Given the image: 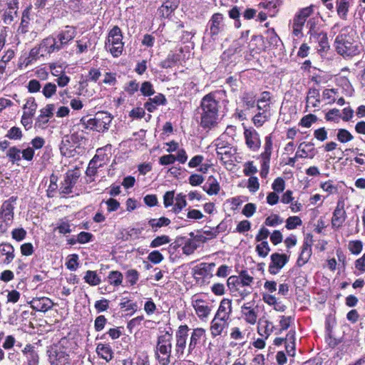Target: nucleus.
Returning <instances> with one entry per match:
<instances>
[{"mask_svg":"<svg viewBox=\"0 0 365 365\" xmlns=\"http://www.w3.org/2000/svg\"><path fill=\"white\" fill-rule=\"evenodd\" d=\"M256 251L259 256L262 257H265L268 255L270 248L267 241H262L261 243L258 244L256 247Z\"/></svg>","mask_w":365,"mask_h":365,"instance_id":"13d9d810","label":"nucleus"},{"mask_svg":"<svg viewBox=\"0 0 365 365\" xmlns=\"http://www.w3.org/2000/svg\"><path fill=\"white\" fill-rule=\"evenodd\" d=\"M172 334L168 331L159 336L154 349L155 359L158 365H169L171 362Z\"/></svg>","mask_w":365,"mask_h":365,"instance_id":"20e7f679","label":"nucleus"},{"mask_svg":"<svg viewBox=\"0 0 365 365\" xmlns=\"http://www.w3.org/2000/svg\"><path fill=\"white\" fill-rule=\"evenodd\" d=\"M230 324V321L221 319L218 317H214L210 322V334L212 338H215L226 333V330Z\"/></svg>","mask_w":365,"mask_h":365,"instance_id":"aec40b11","label":"nucleus"},{"mask_svg":"<svg viewBox=\"0 0 365 365\" xmlns=\"http://www.w3.org/2000/svg\"><path fill=\"white\" fill-rule=\"evenodd\" d=\"M105 48L114 58L122 55L124 50V42L123 41V33L118 26H113L110 30L105 42Z\"/></svg>","mask_w":365,"mask_h":365,"instance_id":"39448f33","label":"nucleus"},{"mask_svg":"<svg viewBox=\"0 0 365 365\" xmlns=\"http://www.w3.org/2000/svg\"><path fill=\"white\" fill-rule=\"evenodd\" d=\"M6 156L12 163L19 162L21 159V150L16 146L11 147L7 151Z\"/></svg>","mask_w":365,"mask_h":365,"instance_id":"de8ad7c7","label":"nucleus"},{"mask_svg":"<svg viewBox=\"0 0 365 365\" xmlns=\"http://www.w3.org/2000/svg\"><path fill=\"white\" fill-rule=\"evenodd\" d=\"M96 352L98 355L105 359L106 361H109L113 358V351L110 345L104 344H98L96 347Z\"/></svg>","mask_w":365,"mask_h":365,"instance_id":"72a5a7b5","label":"nucleus"},{"mask_svg":"<svg viewBox=\"0 0 365 365\" xmlns=\"http://www.w3.org/2000/svg\"><path fill=\"white\" fill-rule=\"evenodd\" d=\"M232 312V300L224 298L220 303L219 307L215 317H218L221 319L230 320V316Z\"/></svg>","mask_w":365,"mask_h":365,"instance_id":"412c9836","label":"nucleus"},{"mask_svg":"<svg viewBox=\"0 0 365 365\" xmlns=\"http://www.w3.org/2000/svg\"><path fill=\"white\" fill-rule=\"evenodd\" d=\"M103 159L101 158L99 155H96L89 162L86 169V175L89 178L94 177L98 173V168L102 167Z\"/></svg>","mask_w":365,"mask_h":365,"instance_id":"c85d7f7f","label":"nucleus"},{"mask_svg":"<svg viewBox=\"0 0 365 365\" xmlns=\"http://www.w3.org/2000/svg\"><path fill=\"white\" fill-rule=\"evenodd\" d=\"M170 242V239L168 235H161L155 237L150 242V247L155 248L161 245H166Z\"/></svg>","mask_w":365,"mask_h":365,"instance_id":"4d7b16f0","label":"nucleus"},{"mask_svg":"<svg viewBox=\"0 0 365 365\" xmlns=\"http://www.w3.org/2000/svg\"><path fill=\"white\" fill-rule=\"evenodd\" d=\"M31 307L37 311L46 312L53 307L52 301L48 297L34 298L31 302Z\"/></svg>","mask_w":365,"mask_h":365,"instance_id":"4be33fe9","label":"nucleus"},{"mask_svg":"<svg viewBox=\"0 0 365 365\" xmlns=\"http://www.w3.org/2000/svg\"><path fill=\"white\" fill-rule=\"evenodd\" d=\"M180 0H167L158 9L159 14L163 18H168L177 9Z\"/></svg>","mask_w":365,"mask_h":365,"instance_id":"bb28decb","label":"nucleus"},{"mask_svg":"<svg viewBox=\"0 0 365 365\" xmlns=\"http://www.w3.org/2000/svg\"><path fill=\"white\" fill-rule=\"evenodd\" d=\"M206 331L203 328H195L192 329L187 344V355L196 354L197 349L200 347L201 341L205 338Z\"/></svg>","mask_w":365,"mask_h":365,"instance_id":"ddd939ff","label":"nucleus"},{"mask_svg":"<svg viewBox=\"0 0 365 365\" xmlns=\"http://www.w3.org/2000/svg\"><path fill=\"white\" fill-rule=\"evenodd\" d=\"M109 283L114 286L118 287L122 284L123 276L120 272L118 271H111L108 276Z\"/></svg>","mask_w":365,"mask_h":365,"instance_id":"79ce46f5","label":"nucleus"},{"mask_svg":"<svg viewBox=\"0 0 365 365\" xmlns=\"http://www.w3.org/2000/svg\"><path fill=\"white\" fill-rule=\"evenodd\" d=\"M164 259L163 255L158 250L151 252L148 256V259L154 264H159Z\"/></svg>","mask_w":365,"mask_h":365,"instance_id":"774afa93","label":"nucleus"},{"mask_svg":"<svg viewBox=\"0 0 365 365\" xmlns=\"http://www.w3.org/2000/svg\"><path fill=\"white\" fill-rule=\"evenodd\" d=\"M191 304L196 314L200 319H207L210 314L212 309L209 303L198 298L197 295L192 296Z\"/></svg>","mask_w":365,"mask_h":365,"instance_id":"2eb2a0df","label":"nucleus"},{"mask_svg":"<svg viewBox=\"0 0 365 365\" xmlns=\"http://www.w3.org/2000/svg\"><path fill=\"white\" fill-rule=\"evenodd\" d=\"M23 136L21 128L14 126L11 128L6 134V137L11 140H21Z\"/></svg>","mask_w":365,"mask_h":365,"instance_id":"5fc2aeb1","label":"nucleus"},{"mask_svg":"<svg viewBox=\"0 0 365 365\" xmlns=\"http://www.w3.org/2000/svg\"><path fill=\"white\" fill-rule=\"evenodd\" d=\"M264 145V151L261 153L260 157L262 163H269L270 157L272 152V139L270 135L265 138Z\"/></svg>","mask_w":365,"mask_h":365,"instance_id":"2f4dec72","label":"nucleus"},{"mask_svg":"<svg viewBox=\"0 0 365 365\" xmlns=\"http://www.w3.org/2000/svg\"><path fill=\"white\" fill-rule=\"evenodd\" d=\"M57 87L54 83H46L42 89V93L46 98H51L56 93Z\"/></svg>","mask_w":365,"mask_h":365,"instance_id":"603ef678","label":"nucleus"},{"mask_svg":"<svg viewBox=\"0 0 365 365\" xmlns=\"http://www.w3.org/2000/svg\"><path fill=\"white\" fill-rule=\"evenodd\" d=\"M140 91L144 96H151L155 93L153 86L150 81H144L141 84Z\"/></svg>","mask_w":365,"mask_h":365,"instance_id":"6e6d98bb","label":"nucleus"},{"mask_svg":"<svg viewBox=\"0 0 365 365\" xmlns=\"http://www.w3.org/2000/svg\"><path fill=\"white\" fill-rule=\"evenodd\" d=\"M167 103L165 96L162 93H158L153 98H149L144 103V108L150 113L154 112L158 106H164Z\"/></svg>","mask_w":365,"mask_h":365,"instance_id":"5701e85b","label":"nucleus"},{"mask_svg":"<svg viewBox=\"0 0 365 365\" xmlns=\"http://www.w3.org/2000/svg\"><path fill=\"white\" fill-rule=\"evenodd\" d=\"M348 249L353 255H359L363 249V243L361 240H351L348 244Z\"/></svg>","mask_w":365,"mask_h":365,"instance_id":"3c124183","label":"nucleus"},{"mask_svg":"<svg viewBox=\"0 0 365 365\" xmlns=\"http://www.w3.org/2000/svg\"><path fill=\"white\" fill-rule=\"evenodd\" d=\"M217 158L223 163L231 162L232 156L235 153V149L229 143L222 139H217L215 142Z\"/></svg>","mask_w":365,"mask_h":365,"instance_id":"9d476101","label":"nucleus"},{"mask_svg":"<svg viewBox=\"0 0 365 365\" xmlns=\"http://www.w3.org/2000/svg\"><path fill=\"white\" fill-rule=\"evenodd\" d=\"M91 43L87 38H83L80 40L76 41L77 54H81L88 51V48L91 46Z\"/></svg>","mask_w":365,"mask_h":365,"instance_id":"8fccbe9b","label":"nucleus"},{"mask_svg":"<svg viewBox=\"0 0 365 365\" xmlns=\"http://www.w3.org/2000/svg\"><path fill=\"white\" fill-rule=\"evenodd\" d=\"M0 254L5 256L2 260V263L5 264H10L15 257L14 247L7 242L0 244Z\"/></svg>","mask_w":365,"mask_h":365,"instance_id":"cd10ccee","label":"nucleus"},{"mask_svg":"<svg viewBox=\"0 0 365 365\" xmlns=\"http://www.w3.org/2000/svg\"><path fill=\"white\" fill-rule=\"evenodd\" d=\"M112 119L108 112L100 111L96 113L93 118L88 120V126L97 132L103 133L108 130Z\"/></svg>","mask_w":365,"mask_h":365,"instance_id":"0eeeda50","label":"nucleus"},{"mask_svg":"<svg viewBox=\"0 0 365 365\" xmlns=\"http://www.w3.org/2000/svg\"><path fill=\"white\" fill-rule=\"evenodd\" d=\"M55 106L53 104H48L40 110V115L38 116L36 125L41 127L45 125L53 115Z\"/></svg>","mask_w":365,"mask_h":365,"instance_id":"b1692460","label":"nucleus"},{"mask_svg":"<svg viewBox=\"0 0 365 365\" xmlns=\"http://www.w3.org/2000/svg\"><path fill=\"white\" fill-rule=\"evenodd\" d=\"M16 201V197H11L8 200L3 202L0 208V228L3 227V223L6 225H10L14 219L13 202Z\"/></svg>","mask_w":365,"mask_h":365,"instance_id":"f8f14e48","label":"nucleus"},{"mask_svg":"<svg viewBox=\"0 0 365 365\" xmlns=\"http://www.w3.org/2000/svg\"><path fill=\"white\" fill-rule=\"evenodd\" d=\"M185 197L186 196L182 193H179L176 195L175 198V204L172 210L174 213H180L181 210L186 207L187 201Z\"/></svg>","mask_w":365,"mask_h":365,"instance_id":"f704fd0d","label":"nucleus"},{"mask_svg":"<svg viewBox=\"0 0 365 365\" xmlns=\"http://www.w3.org/2000/svg\"><path fill=\"white\" fill-rule=\"evenodd\" d=\"M315 155L314 144L311 143L303 142L299 144L297 151L296 152V158H313Z\"/></svg>","mask_w":365,"mask_h":365,"instance_id":"a878e982","label":"nucleus"},{"mask_svg":"<svg viewBox=\"0 0 365 365\" xmlns=\"http://www.w3.org/2000/svg\"><path fill=\"white\" fill-rule=\"evenodd\" d=\"M268 271L271 274H277L288 262L289 257L284 254L273 253Z\"/></svg>","mask_w":365,"mask_h":365,"instance_id":"f3484780","label":"nucleus"},{"mask_svg":"<svg viewBox=\"0 0 365 365\" xmlns=\"http://www.w3.org/2000/svg\"><path fill=\"white\" fill-rule=\"evenodd\" d=\"M252 292V287L238 286L232 294L235 297H240L242 299L247 297Z\"/></svg>","mask_w":365,"mask_h":365,"instance_id":"0e129e2a","label":"nucleus"},{"mask_svg":"<svg viewBox=\"0 0 365 365\" xmlns=\"http://www.w3.org/2000/svg\"><path fill=\"white\" fill-rule=\"evenodd\" d=\"M345 201L343 197H340L336 203V206L333 212L331 217V226L334 229L341 227L346 219V212L344 209Z\"/></svg>","mask_w":365,"mask_h":365,"instance_id":"9b49d317","label":"nucleus"},{"mask_svg":"<svg viewBox=\"0 0 365 365\" xmlns=\"http://www.w3.org/2000/svg\"><path fill=\"white\" fill-rule=\"evenodd\" d=\"M78 257L77 255L68 256L66 263V267L71 271H75L78 267Z\"/></svg>","mask_w":365,"mask_h":365,"instance_id":"680f3d73","label":"nucleus"},{"mask_svg":"<svg viewBox=\"0 0 365 365\" xmlns=\"http://www.w3.org/2000/svg\"><path fill=\"white\" fill-rule=\"evenodd\" d=\"M85 282L91 286L98 285L101 280L96 271L88 270L83 277Z\"/></svg>","mask_w":365,"mask_h":365,"instance_id":"4c0bfd02","label":"nucleus"},{"mask_svg":"<svg viewBox=\"0 0 365 365\" xmlns=\"http://www.w3.org/2000/svg\"><path fill=\"white\" fill-rule=\"evenodd\" d=\"M189 330L187 325H180L175 333V354L179 360L184 358Z\"/></svg>","mask_w":365,"mask_h":365,"instance_id":"1a4fd4ad","label":"nucleus"},{"mask_svg":"<svg viewBox=\"0 0 365 365\" xmlns=\"http://www.w3.org/2000/svg\"><path fill=\"white\" fill-rule=\"evenodd\" d=\"M215 266V263H201L195 267V274L205 277L210 274L212 268Z\"/></svg>","mask_w":365,"mask_h":365,"instance_id":"e433bc0d","label":"nucleus"},{"mask_svg":"<svg viewBox=\"0 0 365 365\" xmlns=\"http://www.w3.org/2000/svg\"><path fill=\"white\" fill-rule=\"evenodd\" d=\"M302 220L298 216L289 217L286 220V228L288 230H294L297 226L301 225Z\"/></svg>","mask_w":365,"mask_h":365,"instance_id":"bf43d9fd","label":"nucleus"},{"mask_svg":"<svg viewBox=\"0 0 365 365\" xmlns=\"http://www.w3.org/2000/svg\"><path fill=\"white\" fill-rule=\"evenodd\" d=\"M272 188L274 192L277 193L283 192L285 188V182L283 178L280 177L277 178L272 184Z\"/></svg>","mask_w":365,"mask_h":365,"instance_id":"e2e57ef3","label":"nucleus"},{"mask_svg":"<svg viewBox=\"0 0 365 365\" xmlns=\"http://www.w3.org/2000/svg\"><path fill=\"white\" fill-rule=\"evenodd\" d=\"M336 91L334 89H325L322 93V98L330 104L336 101Z\"/></svg>","mask_w":365,"mask_h":365,"instance_id":"69168bd1","label":"nucleus"},{"mask_svg":"<svg viewBox=\"0 0 365 365\" xmlns=\"http://www.w3.org/2000/svg\"><path fill=\"white\" fill-rule=\"evenodd\" d=\"M36 108L37 104L35 99L34 98H29L24 106V109L26 110L24 113L28 114L29 116H33L35 114Z\"/></svg>","mask_w":365,"mask_h":365,"instance_id":"09e8293b","label":"nucleus"},{"mask_svg":"<svg viewBox=\"0 0 365 365\" xmlns=\"http://www.w3.org/2000/svg\"><path fill=\"white\" fill-rule=\"evenodd\" d=\"M80 176L81 173L78 170H69L66 173L64 182L66 184L74 186Z\"/></svg>","mask_w":365,"mask_h":365,"instance_id":"49530a36","label":"nucleus"},{"mask_svg":"<svg viewBox=\"0 0 365 365\" xmlns=\"http://www.w3.org/2000/svg\"><path fill=\"white\" fill-rule=\"evenodd\" d=\"M180 60V55L175 53H170L167 58L160 63V66L163 68L173 67Z\"/></svg>","mask_w":365,"mask_h":365,"instance_id":"58836bf2","label":"nucleus"},{"mask_svg":"<svg viewBox=\"0 0 365 365\" xmlns=\"http://www.w3.org/2000/svg\"><path fill=\"white\" fill-rule=\"evenodd\" d=\"M244 137L247 146L252 151H257L261 146L259 133L253 128H245Z\"/></svg>","mask_w":365,"mask_h":365,"instance_id":"a211bd4d","label":"nucleus"},{"mask_svg":"<svg viewBox=\"0 0 365 365\" xmlns=\"http://www.w3.org/2000/svg\"><path fill=\"white\" fill-rule=\"evenodd\" d=\"M59 47L53 36H49L43 38L40 43L34 47L29 52V57L33 60H37L40 57L50 56L54 52H58Z\"/></svg>","mask_w":365,"mask_h":365,"instance_id":"423d86ee","label":"nucleus"},{"mask_svg":"<svg viewBox=\"0 0 365 365\" xmlns=\"http://www.w3.org/2000/svg\"><path fill=\"white\" fill-rule=\"evenodd\" d=\"M305 22V19L302 18L298 14L296 15L293 20L292 24L293 33L296 36H299L301 34Z\"/></svg>","mask_w":365,"mask_h":365,"instance_id":"c03bdc74","label":"nucleus"},{"mask_svg":"<svg viewBox=\"0 0 365 365\" xmlns=\"http://www.w3.org/2000/svg\"><path fill=\"white\" fill-rule=\"evenodd\" d=\"M312 255V247L311 245L307 242H304L302 245L300 255L297 259V264L299 267L304 265L309 259Z\"/></svg>","mask_w":365,"mask_h":365,"instance_id":"7c9ffc66","label":"nucleus"},{"mask_svg":"<svg viewBox=\"0 0 365 365\" xmlns=\"http://www.w3.org/2000/svg\"><path fill=\"white\" fill-rule=\"evenodd\" d=\"M336 8L338 16L343 20H346L349 9V0H336Z\"/></svg>","mask_w":365,"mask_h":365,"instance_id":"473e14b6","label":"nucleus"},{"mask_svg":"<svg viewBox=\"0 0 365 365\" xmlns=\"http://www.w3.org/2000/svg\"><path fill=\"white\" fill-rule=\"evenodd\" d=\"M320 103L319 91L315 88H310L307 96V108H314V110H319Z\"/></svg>","mask_w":365,"mask_h":365,"instance_id":"393cba45","label":"nucleus"},{"mask_svg":"<svg viewBox=\"0 0 365 365\" xmlns=\"http://www.w3.org/2000/svg\"><path fill=\"white\" fill-rule=\"evenodd\" d=\"M282 222H283L282 219H281L279 215H271V216H269L268 217H267L265 220L264 224L267 226L274 227V226L282 224Z\"/></svg>","mask_w":365,"mask_h":365,"instance_id":"338daca9","label":"nucleus"},{"mask_svg":"<svg viewBox=\"0 0 365 365\" xmlns=\"http://www.w3.org/2000/svg\"><path fill=\"white\" fill-rule=\"evenodd\" d=\"M242 101L244 106L247 108H252L255 106L256 97L252 92H247L243 93Z\"/></svg>","mask_w":365,"mask_h":365,"instance_id":"a18cd8bd","label":"nucleus"},{"mask_svg":"<svg viewBox=\"0 0 365 365\" xmlns=\"http://www.w3.org/2000/svg\"><path fill=\"white\" fill-rule=\"evenodd\" d=\"M354 31L349 27H344L335 39L336 50L341 56H350L359 53L358 43L354 40Z\"/></svg>","mask_w":365,"mask_h":365,"instance_id":"7ed1b4c3","label":"nucleus"},{"mask_svg":"<svg viewBox=\"0 0 365 365\" xmlns=\"http://www.w3.org/2000/svg\"><path fill=\"white\" fill-rule=\"evenodd\" d=\"M170 223V220L165 217L159 219H150L148 224L153 229L161 227L163 226H168Z\"/></svg>","mask_w":365,"mask_h":365,"instance_id":"864d4df0","label":"nucleus"},{"mask_svg":"<svg viewBox=\"0 0 365 365\" xmlns=\"http://www.w3.org/2000/svg\"><path fill=\"white\" fill-rule=\"evenodd\" d=\"M307 26H309V34L312 41H317L319 43V51H324L329 48L328 38L327 34L324 32H317L314 29V24L309 21L307 22Z\"/></svg>","mask_w":365,"mask_h":365,"instance_id":"dca6fc26","label":"nucleus"},{"mask_svg":"<svg viewBox=\"0 0 365 365\" xmlns=\"http://www.w3.org/2000/svg\"><path fill=\"white\" fill-rule=\"evenodd\" d=\"M269 114L266 110L259 111L252 118V122L257 127H261L266 121L268 120Z\"/></svg>","mask_w":365,"mask_h":365,"instance_id":"ea45409f","label":"nucleus"},{"mask_svg":"<svg viewBox=\"0 0 365 365\" xmlns=\"http://www.w3.org/2000/svg\"><path fill=\"white\" fill-rule=\"evenodd\" d=\"M219 108L215 93H208L202 98L199 108L202 128L210 130L217 126Z\"/></svg>","mask_w":365,"mask_h":365,"instance_id":"f257e3e1","label":"nucleus"},{"mask_svg":"<svg viewBox=\"0 0 365 365\" xmlns=\"http://www.w3.org/2000/svg\"><path fill=\"white\" fill-rule=\"evenodd\" d=\"M336 138L341 143H346L354 139L352 134L346 129L340 128L337 130Z\"/></svg>","mask_w":365,"mask_h":365,"instance_id":"37998d69","label":"nucleus"},{"mask_svg":"<svg viewBox=\"0 0 365 365\" xmlns=\"http://www.w3.org/2000/svg\"><path fill=\"white\" fill-rule=\"evenodd\" d=\"M240 286L251 287L254 278L247 271H242L237 276Z\"/></svg>","mask_w":365,"mask_h":365,"instance_id":"a19ab883","label":"nucleus"},{"mask_svg":"<svg viewBox=\"0 0 365 365\" xmlns=\"http://www.w3.org/2000/svg\"><path fill=\"white\" fill-rule=\"evenodd\" d=\"M125 278L127 282L130 285H134L137 283L138 278H139V274L137 270L131 269H128L125 273Z\"/></svg>","mask_w":365,"mask_h":365,"instance_id":"052dcab7","label":"nucleus"},{"mask_svg":"<svg viewBox=\"0 0 365 365\" xmlns=\"http://www.w3.org/2000/svg\"><path fill=\"white\" fill-rule=\"evenodd\" d=\"M242 319L249 324L254 325L258 317V307L255 301H250L243 304L241 307Z\"/></svg>","mask_w":365,"mask_h":365,"instance_id":"4468645a","label":"nucleus"},{"mask_svg":"<svg viewBox=\"0 0 365 365\" xmlns=\"http://www.w3.org/2000/svg\"><path fill=\"white\" fill-rule=\"evenodd\" d=\"M274 325L268 320L259 319L258 322L257 332L258 334L264 337L265 339L273 331Z\"/></svg>","mask_w":365,"mask_h":365,"instance_id":"c756f323","label":"nucleus"},{"mask_svg":"<svg viewBox=\"0 0 365 365\" xmlns=\"http://www.w3.org/2000/svg\"><path fill=\"white\" fill-rule=\"evenodd\" d=\"M203 190L210 195H217L220 191V185L215 178H212L203 186Z\"/></svg>","mask_w":365,"mask_h":365,"instance_id":"c9c22d12","label":"nucleus"},{"mask_svg":"<svg viewBox=\"0 0 365 365\" xmlns=\"http://www.w3.org/2000/svg\"><path fill=\"white\" fill-rule=\"evenodd\" d=\"M76 36V31L72 26H66L64 30L58 33L55 38L59 50L62 49L71 41H72Z\"/></svg>","mask_w":365,"mask_h":365,"instance_id":"6ab92c4d","label":"nucleus"},{"mask_svg":"<svg viewBox=\"0 0 365 365\" xmlns=\"http://www.w3.org/2000/svg\"><path fill=\"white\" fill-rule=\"evenodd\" d=\"M76 343L73 339L62 338L58 344L48 351L49 361L51 365H69L70 354L73 352Z\"/></svg>","mask_w":365,"mask_h":365,"instance_id":"f03ea898","label":"nucleus"},{"mask_svg":"<svg viewBox=\"0 0 365 365\" xmlns=\"http://www.w3.org/2000/svg\"><path fill=\"white\" fill-rule=\"evenodd\" d=\"M225 30V24L224 23L223 15L220 13L214 14L209 20L205 31L206 34L210 38L215 41L218 38L220 34H222Z\"/></svg>","mask_w":365,"mask_h":365,"instance_id":"6e6552de","label":"nucleus"}]
</instances>
